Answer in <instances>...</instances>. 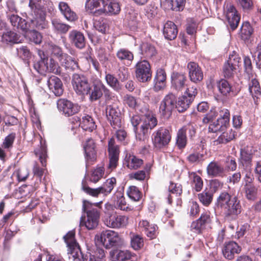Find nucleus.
Instances as JSON below:
<instances>
[{
	"mask_svg": "<svg viewBox=\"0 0 261 261\" xmlns=\"http://www.w3.org/2000/svg\"><path fill=\"white\" fill-rule=\"evenodd\" d=\"M64 239L68 248V253L72 255L73 261L105 260V252L102 249L97 248L94 255L88 252H83L75 240L74 233L73 231L68 232L64 237Z\"/></svg>",
	"mask_w": 261,
	"mask_h": 261,
	"instance_id": "nucleus-1",
	"label": "nucleus"
},
{
	"mask_svg": "<svg viewBox=\"0 0 261 261\" xmlns=\"http://www.w3.org/2000/svg\"><path fill=\"white\" fill-rule=\"evenodd\" d=\"M101 203V201L92 203L87 200L83 201V211L86 213L87 219L85 216L81 217V226H85L89 230L94 229L98 226L100 217L99 206Z\"/></svg>",
	"mask_w": 261,
	"mask_h": 261,
	"instance_id": "nucleus-2",
	"label": "nucleus"
},
{
	"mask_svg": "<svg viewBox=\"0 0 261 261\" xmlns=\"http://www.w3.org/2000/svg\"><path fill=\"white\" fill-rule=\"evenodd\" d=\"M29 6L34 13V16L30 19L29 23V31L34 29L39 31L47 29L49 24L46 19V12L48 11L46 6L36 4L33 0H30Z\"/></svg>",
	"mask_w": 261,
	"mask_h": 261,
	"instance_id": "nucleus-3",
	"label": "nucleus"
},
{
	"mask_svg": "<svg viewBox=\"0 0 261 261\" xmlns=\"http://www.w3.org/2000/svg\"><path fill=\"white\" fill-rule=\"evenodd\" d=\"M151 139L154 148L160 150L169 144L171 135L168 128L161 127L152 133Z\"/></svg>",
	"mask_w": 261,
	"mask_h": 261,
	"instance_id": "nucleus-4",
	"label": "nucleus"
},
{
	"mask_svg": "<svg viewBox=\"0 0 261 261\" xmlns=\"http://www.w3.org/2000/svg\"><path fill=\"white\" fill-rule=\"evenodd\" d=\"M116 178L112 177L108 179L101 187L96 189H92L87 186L84 182H83L82 189L86 193L93 197H97L100 193L103 194L104 195L107 196L111 193L114 186L116 185Z\"/></svg>",
	"mask_w": 261,
	"mask_h": 261,
	"instance_id": "nucleus-5",
	"label": "nucleus"
},
{
	"mask_svg": "<svg viewBox=\"0 0 261 261\" xmlns=\"http://www.w3.org/2000/svg\"><path fill=\"white\" fill-rule=\"evenodd\" d=\"M137 80L141 83L150 81L152 77V71L149 62L146 60H141L135 66Z\"/></svg>",
	"mask_w": 261,
	"mask_h": 261,
	"instance_id": "nucleus-6",
	"label": "nucleus"
},
{
	"mask_svg": "<svg viewBox=\"0 0 261 261\" xmlns=\"http://www.w3.org/2000/svg\"><path fill=\"white\" fill-rule=\"evenodd\" d=\"M105 94L106 97L110 96V91L102 81L96 79L92 82L90 86V92L88 93L89 100L91 102L99 99Z\"/></svg>",
	"mask_w": 261,
	"mask_h": 261,
	"instance_id": "nucleus-7",
	"label": "nucleus"
},
{
	"mask_svg": "<svg viewBox=\"0 0 261 261\" xmlns=\"http://www.w3.org/2000/svg\"><path fill=\"white\" fill-rule=\"evenodd\" d=\"M176 103V97L174 94L169 93L166 95L160 105L159 113L161 116L166 119L169 118L175 108Z\"/></svg>",
	"mask_w": 261,
	"mask_h": 261,
	"instance_id": "nucleus-8",
	"label": "nucleus"
},
{
	"mask_svg": "<svg viewBox=\"0 0 261 261\" xmlns=\"http://www.w3.org/2000/svg\"><path fill=\"white\" fill-rule=\"evenodd\" d=\"M158 120L152 114H146L142 119L140 133H136V138L139 141H144L146 138L149 129H152L156 126Z\"/></svg>",
	"mask_w": 261,
	"mask_h": 261,
	"instance_id": "nucleus-9",
	"label": "nucleus"
},
{
	"mask_svg": "<svg viewBox=\"0 0 261 261\" xmlns=\"http://www.w3.org/2000/svg\"><path fill=\"white\" fill-rule=\"evenodd\" d=\"M103 223L108 227L113 228L124 227L127 224L128 218L125 216L117 215L116 213L111 214L105 212Z\"/></svg>",
	"mask_w": 261,
	"mask_h": 261,
	"instance_id": "nucleus-10",
	"label": "nucleus"
},
{
	"mask_svg": "<svg viewBox=\"0 0 261 261\" xmlns=\"http://www.w3.org/2000/svg\"><path fill=\"white\" fill-rule=\"evenodd\" d=\"M72 85L76 93L80 95H88L91 84L88 79L83 75L74 74L72 77Z\"/></svg>",
	"mask_w": 261,
	"mask_h": 261,
	"instance_id": "nucleus-11",
	"label": "nucleus"
},
{
	"mask_svg": "<svg viewBox=\"0 0 261 261\" xmlns=\"http://www.w3.org/2000/svg\"><path fill=\"white\" fill-rule=\"evenodd\" d=\"M197 93V88L194 87L187 88L185 95L178 98L175 104V108L179 112L186 111L193 101L194 98Z\"/></svg>",
	"mask_w": 261,
	"mask_h": 261,
	"instance_id": "nucleus-12",
	"label": "nucleus"
},
{
	"mask_svg": "<svg viewBox=\"0 0 261 261\" xmlns=\"http://www.w3.org/2000/svg\"><path fill=\"white\" fill-rule=\"evenodd\" d=\"M59 111L66 117H69L77 113L80 110V106L66 99L60 98L57 101Z\"/></svg>",
	"mask_w": 261,
	"mask_h": 261,
	"instance_id": "nucleus-13",
	"label": "nucleus"
},
{
	"mask_svg": "<svg viewBox=\"0 0 261 261\" xmlns=\"http://www.w3.org/2000/svg\"><path fill=\"white\" fill-rule=\"evenodd\" d=\"M107 117L114 129L122 126V115L120 109L116 105H109L106 108Z\"/></svg>",
	"mask_w": 261,
	"mask_h": 261,
	"instance_id": "nucleus-14",
	"label": "nucleus"
},
{
	"mask_svg": "<svg viewBox=\"0 0 261 261\" xmlns=\"http://www.w3.org/2000/svg\"><path fill=\"white\" fill-rule=\"evenodd\" d=\"M109 163L108 166L109 171L116 168L118 165L120 150L118 145L115 143V139L111 138L108 143Z\"/></svg>",
	"mask_w": 261,
	"mask_h": 261,
	"instance_id": "nucleus-15",
	"label": "nucleus"
},
{
	"mask_svg": "<svg viewBox=\"0 0 261 261\" xmlns=\"http://www.w3.org/2000/svg\"><path fill=\"white\" fill-rule=\"evenodd\" d=\"M241 212V201L236 196L233 197L231 202L223 211L225 219L228 220H236Z\"/></svg>",
	"mask_w": 261,
	"mask_h": 261,
	"instance_id": "nucleus-16",
	"label": "nucleus"
},
{
	"mask_svg": "<svg viewBox=\"0 0 261 261\" xmlns=\"http://www.w3.org/2000/svg\"><path fill=\"white\" fill-rule=\"evenodd\" d=\"M100 241L106 248H110L119 244L120 238L117 232L112 230H106L101 232Z\"/></svg>",
	"mask_w": 261,
	"mask_h": 261,
	"instance_id": "nucleus-17",
	"label": "nucleus"
},
{
	"mask_svg": "<svg viewBox=\"0 0 261 261\" xmlns=\"http://www.w3.org/2000/svg\"><path fill=\"white\" fill-rule=\"evenodd\" d=\"M225 13L231 30H235L240 20V16L238 15L235 7L230 4H227L225 7Z\"/></svg>",
	"mask_w": 261,
	"mask_h": 261,
	"instance_id": "nucleus-18",
	"label": "nucleus"
},
{
	"mask_svg": "<svg viewBox=\"0 0 261 261\" xmlns=\"http://www.w3.org/2000/svg\"><path fill=\"white\" fill-rule=\"evenodd\" d=\"M211 221L209 213H202L198 220L192 222L191 226V229L195 232L200 233L207 226L211 224Z\"/></svg>",
	"mask_w": 261,
	"mask_h": 261,
	"instance_id": "nucleus-19",
	"label": "nucleus"
},
{
	"mask_svg": "<svg viewBox=\"0 0 261 261\" xmlns=\"http://www.w3.org/2000/svg\"><path fill=\"white\" fill-rule=\"evenodd\" d=\"M187 68L189 77L191 82L197 83L202 80L203 77V71L197 63L190 62L188 64Z\"/></svg>",
	"mask_w": 261,
	"mask_h": 261,
	"instance_id": "nucleus-20",
	"label": "nucleus"
},
{
	"mask_svg": "<svg viewBox=\"0 0 261 261\" xmlns=\"http://www.w3.org/2000/svg\"><path fill=\"white\" fill-rule=\"evenodd\" d=\"M102 9L98 11V14L113 15L118 14L120 11V6L115 0H105Z\"/></svg>",
	"mask_w": 261,
	"mask_h": 261,
	"instance_id": "nucleus-21",
	"label": "nucleus"
},
{
	"mask_svg": "<svg viewBox=\"0 0 261 261\" xmlns=\"http://www.w3.org/2000/svg\"><path fill=\"white\" fill-rule=\"evenodd\" d=\"M241 251V247L234 241H229L225 243L222 249V253L225 258L231 260L234 258L236 254Z\"/></svg>",
	"mask_w": 261,
	"mask_h": 261,
	"instance_id": "nucleus-22",
	"label": "nucleus"
},
{
	"mask_svg": "<svg viewBox=\"0 0 261 261\" xmlns=\"http://www.w3.org/2000/svg\"><path fill=\"white\" fill-rule=\"evenodd\" d=\"M172 87L177 91H182L186 86L187 77L185 74L173 72L171 75Z\"/></svg>",
	"mask_w": 261,
	"mask_h": 261,
	"instance_id": "nucleus-23",
	"label": "nucleus"
},
{
	"mask_svg": "<svg viewBox=\"0 0 261 261\" xmlns=\"http://www.w3.org/2000/svg\"><path fill=\"white\" fill-rule=\"evenodd\" d=\"M255 150L251 146H247L241 149L240 167L252 165V160Z\"/></svg>",
	"mask_w": 261,
	"mask_h": 261,
	"instance_id": "nucleus-24",
	"label": "nucleus"
},
{
	"mask_svg": "<svg viewBox=\"0 0 261 261\" xmlns=\"http://www.w3.org/2000/svg\"><path fill=\"white\" fill-rule=\"evenodd\" d=\"M47 86L49 90L56 96H60L63 93L62 82L56 76H50L47 81Z\"/></svg>",
	"mask_w": 261,
	"mask_h": 261,
	"instance_id": "nucleus-25",
	"label": "nucleus"
},
{
	"mask_svg": "<svg viewBox=\"0 0 261 261\" xmlns=\"http://www.w3.org/2000/svg\"><path fill=\"white\" fill-rule=\"evenodd\" d=\"M187 130L190 132L192 130L194 133V126L190 124L184 126L178 130L177 133L176 144L179 149L184 148L187 145L186 133Z\"/></svg>",
	"mask_w": 261,
	"mask_h": 261,
	"instance_id": "nucleus-26",
	"label": "nucleus"
},
{
	"mask_svg": "<svg viewBox=\"0 0 261 261\" xmlns=\"http://www.w3.org/2000/svg\"><path fill=\"white\" fill-rule=\"evenodd\" d=\"M8 17H9L12 25L14 28L17 29H20L23 32H27L29 31V22L27 21L24 19L14 14H8Z\"/></svg>",
	"mask_w": 261,
	"mask_h": 261,
	"instance_id": "nucleus-27",
	"label": "nucleus"
},
{
	"mask_svg": "<svg viewBox=\"0 0 261 261\" xmlns=\"http://www.w3.org/2000/svg\"><path fill=\"white\" fill-rule=\"evenodd\" d=\"M69 39L70 42L76 47L82 49L85 46V38L83 33L76 31L72 30L69 34Z\"/></svg>",
	"mask_w": 261,
	"mask_h": 261,
	"instance_id": "nucleus-28",
	"label": "nucleus"
},
{
	"mask_svg": "<svg viewBox=\"0 0 261 261\" xmlns=\"http://www.w3.org/2000/svg\"><path fill=\"white\" fill-rule=\"evenodd\" d=\"M123 164L130 170H137L143 164V161L137 156L127 153L126 154Z\"/></svg>",
	"mask_w": 261,
	"mask_h": 261,
	"instance_id": "nucleus-29",
	"label": "nucleus"
},
{
	"mask_svg": "<svg viewBox=\"0 0 261 261\" xmlns=\"http://www.w3.org/2000/svg\"><path fill=\"white\" fill-rule=\"evenodd\" d=\"M104 2L105 0H86L85 8L87 12L95 16L102 15V14H98L97 12L99 9H102Z\"/></svg>",
	"mask_w": 261,
	"mask_h": 261,
	"instance_id": "nucleus-30",
	"label": "nucleus"
},
{
	"mask_svg": "<svg viewBox=\"0 0 261 261\" xmlns=\"http://www.w3.org/2000/svg\"><path fill=\"white\" fill-rule=\"evenodd\" d=\"M112 199L114 202V206L117 209L121 211H127L128 207L123 195V193L121 190L117 191L113 195Z\"/></svg>",
	"mask_w": 261,
	"mask_h": 261,
	"instance_id": "nucleus-31",
	"label": "nucleus"
},
{
	"mask_svg": "<svg viewBox=\"0 0 261 261\" xmlns=\"http://www.w3.org/2000/svg\"><path fill=\"white\" fill-rule=\"evenodd\" d=\"M206 171L210 176L220 177L222 176L224 174V168L218 162L212 161L207 165Z\"/></svg>",
	"mask_w": 261,
	"mask_h": 261,
	"instance_id": "nucleus-32",
	"label": "nucleus"
},
{
	"mask_svg": "<svg viewBox=\"0 0 261 261\" xmlns=\"http://www.w3.org/2000/svg\"><path fill=\"white\" fill-rule=\"evenodd\" d=\"M84 148L85 158L88 162H93L96 160L95 145L94 140L91 138L87 140Z\"/></svg>",
	"mask_w": 261,
	"mask_h": 261,
	"instance_id": "nucleus-33",
	"label": "nucleus"
},
{
	"mask_svg": "<svg viewBox=\"0 0 261 261\" xmlns=\"http://www.w3.org/2000/svg\"><path fill=\"white\" fill-rule=\"evenodd\" d=\"M166 74L162 68L158 69L154 79V90L155 91L163 89L166 85Z\"/></svg>",
	"mask_w": 261,
	"mask_h": 261,
	"instance_id": "nucleus-34",
	"label": "nucleus"
},
{
	"mask_svg": "<svg viewBox=\"0 0 261 261\" xmlns=\"http://www.w3.org/2000/svg\"><path fill=\"white\" fill-rule=\"evenodd\" d=\"M178 31L176 25L172 21H167L164 25L163 34L166 39L172 40L176 38Z\"/></svg>",
	"mask_w": 261,
	"mask_h": 261,
	"instance_id": "nucleus-35",
	"label": "nucleus"
},
{
	"mask_svg": "<svg viewBox=\"0 0 261 261\" xmlns=\"http://www.w3.org/2000/svg\"><path fill=\"white\" fill-rule=\"evenodd\" d=\"M112 261H124L131 258L132 253L127 250H113L110 253Z\"/></svg>",
	"mask_w": 261,
	"mask_h": 261,
	"instance_id": "nucleus-36",
	"label": "nucleus"
},
{
	"mask_svg": "<svg viewBox=\"0 0 261 261\" xmlns=\"http://www.w3.org/2000/svg\"><path fill=\"white\" fill-rule=\"evenodd\" d=\"M21 37L16 33L9 31L4 32L2 35L1 41L6 44H16L21 42Z\"/></svg>",
	"mask_w": 261,
	"mask_h": 261,
	"instance_id": "nucleus-37",
	"label": "nucleus"
},
{
	"mask_svg": "<svg viewBox=\"0 0 261 261\" xmlns=\"http://www.w3.org/2000/svg\"><path fill=\"white\" fill-rule=\"evenodd\" d=\"M233 197L227 192H221L217 197L216 203V206L223 211L231 202Z\"/></svg>",
	"mask_w": 261,
	"mask_h": 261,
	"instance_id": "nucleus-38",
	"label": "nucleus"
},
{
	"mask_svg": "<svg viewBox=\"0 0 261 261\" xmlns=\"http://www.w3.org/2000/svg\"><path fill=\"white\" fill-rule=\"evenodd\" d=\"M242 191L247 200L254 201L257 199L258 188L253 184L244 185Z\"/></svg>",
	"mask_w": 261,
	"mask_h": 261,
	"instance_id": "nucleus-39",
	"label": "nucleus"
},
{
	"mask_svg": "<svg viewBox=\"0 0 261 261\" xmlns=\"http://www.w3.org/2000/svg\"><path fill=\"white\" fill-rule=\"evenodd\" d=\"M60 63L66 70L70 71H74L79 68L78 63L75 59L68 54L63 58Z\"/></svg>",
	"mask_w": 261,
	"mask_h": 261,
	"instance_id": "nucleus-40",
	"label": "nucleus"
},
{
	"mask_svg": "<svg viewBox=\"0 0 261 261\" xmlns=\"http://www.w3.org/2000/svg\"><path fill=\"white\" fill-rule=\"evenodd\" d=\"M53 29L55 32L66 34L71 28L68 24L62 22L60 19L54 18L51 20Z\"/></svg>",
	"mask_w": 261,
	"mask_h": 261,
	"instance_id": "nucleus-41",
	"label": "nucleus"
},
{
	"mask_svg": "<svg viewBox=\"0 0 261 261\" xmlns=\"http://www.w3.org/2000/svg\"><path fill=\"white\" fill-rule=\"evenodd\" d=\"M59 8L65 18L70 21L75 20L76 18L75 13L72 11L67 3L61 2L59 4Z\"/></svg>",
	"mask_w": 261,
	"mask_h": 261,
	"instance_id": "nucleus-42",
	"label": "nucleus"
},
{
	"mask_svg": "<svg viewBox=\"0 0 261 261\" xmlns=\"http://www.w3.org/2000/svg\"><path fill=\"white\" fill-rule=\"evenodd\" d=\"M80 126L85 130L92 132L96 127L95 123L92 117L87 115L82 117L80 121Z\"/></svg>",
	"mask_w": 261,
	"mask_h": 261,
	"instance_id": "nucleus-43",
	"label": "nucleus"
},
{
	"mask_svg": "<svg viewBox=\"0 0 261 261\" xmlns=\"http://www.w3.org/2000/svg\"><path fill=\"white\" fill-rule=\"evenodd\" d=\"M48 46L51 53L50 57L58 59L59 62L67 54L63 52L61 47L53 43H49Z\"/></svg>",
	"mask_w": 261,
	"mask_h": 261,
	"instance_id": "nucleus-44",
	"label": "nucleus"
},
{
	"mask_svg": "<svg viewBox=\"0 0 261 261\" xmlns=\"http://www.w3.org/2000/svg\"><path fill=\"white\" fill-rule=\"evenodd\" d=\"M141 54L146 58H151L156 54L154 46L148 43H143L140 46Z\"/></svg>",
	"mask_w": 261,
	"mask_h": 261,
	"instance_id": "nucleus-45",
	"label": "nucleus"
},
{
	"mask_svg": "<svg viewBox=\"0 0 261 261\" xmlns=\"http://www.w3.org/2000/svg\"><path fill=\"white\" fill-rule=\"evenodd\" d=\"M119 60L122 62L125 61L132 62L134 59V55L132 52L126 48H120L116 54Z\"/></svg>",
	"mask_w": 261,
	"mask_h": 261,
	"instance_id": "nucleus-46",
	"label": "nucleus"
},
{
	"mask_svg": "<svg viewBox=\"0 0 261 261\" xmlns=\"http://www.w3.org/2000/svg\"><path fill=\"white\" fill-rule=\"evenodd\" d=\"M189 176L192 180V185L195 191L197 192L200 191L203 186L202 178L195 172H189Z\"/></svg>",
	"mask_w": 261,
	"mask_h": 261,
	"instance_id": "nucleus-47",
	"label": "nucleus"
},
{
	"mask_svg": "<svg viewBox=\"0 0 261 261\" xmlns=\"http://www.w3.org/2000/svg\"><path fill=\"white\" fill-rule=\"evenodd\" d=\"M45 142L44 140H41L40 141L41 147L40 149L38 150L35 151L36 155L39 156L41 164L43 167H45L46 165V160L47 157V148Z\"/></svg>",
	"mask_w": 261,
	"mask_h": 261,
	"instance_id": "nucleus-48",
	"label": "nucleus"
},
{
	"mask_svg": "<svg viewBox=\"0 0 261 261\" xmlns=\"http://www.w3.org/2000/svg\"><path fill=\"white\" fill-rule=\"evenodd\" d=\"M217 86L220 93L223 96H227L231 91V87L227 81L222 79L217 83Z\"/></svg>",
	"mask_w": 261,
	"mask_h": 261,
	"instance_id": "nucleus-49",
	"label": "nucleus"
},
{
	"mask_svg": "<svg viewBox=\"0 0 261 261\" xmlns=\"http://www.w3.org/2000/svg\"><path fill=\"white\" fill-rule=\"evenodd\" d=\"M249 90L252 97L258 98L261 95L260 87L259 82L255 79H252L249 84Z\"/></svg>",
	"mask_w": 261,
	"mask_h": 261,
	"instance_id": "nucleus-50",
	"label": "nucleus"
},
{
	"mask_svg": "<svg viewBox=\"0 0 261 261\" xmlns=\"http://www.w3.org/2000/svg\"><path fill=\"white\" fill-rule=\"evenodd\" d=\"M242 168V174L245 175L244 180V185L253 184L254 175L252 172V165H245L241 166Z\"/></svg>",
	"mask_w": 261,
	"mask_h": 261,
	"instance_id": "nucleus-51",
	"label": "nucleus"
},
{
	"mask_svg": "<svg viewBox=\"0 0 261 261\" xmlns=\"http://www.w3.org/2000/svg\"><path fill=\"white\" fill-rule=\"evenodd\" d=\"M47 59L41 57V59L34 63V69L40 74L44 75L48 72V67L46 66Z\"/></svg>",
	"mask_w": 261,
	"mask_h": 261,
	"instance_id": "nucleus-52",
	"label": "nucleus"
},
{
	"mask_svg": "<svg viewBox=\"0 0 261 261\" xmlns=\"http://www.w3.org/2000/svg\"><path fill=\"white\" fill-rule=\"evenodd\" d=\"M234 132L232 129L229 130V132H223L218 138L215 141L216 144H226L227 142L233 140L234 138Z\"/></svg>",
	"mask_w": 261,
	"mask_h": 261,
	"instance_id": "nucleus-53",
	"label": "nucleus"
},
{
	"mask_svg": "<svg viewBox=\"0 0 261 261\" xmlns=\"http://www.w3.org/2000/svg\"><path fill=\"white\" fill-rule=\"evenodd\" d=\"M198 198L203 205L208 206L213 200V194L211 191L205 190L198 194Z\"/></svg>",
	"mask_w": 261,
	"mask_h": 261,
	"instance_id": "nucleus-54",
	"label": "nucleus"
},
{
	"mask_svg": "<svg viewBox=\"0 0 261 261\" xmlns=\"http://www.w3.org/2000/svg\"><path fill=\"white\" fill-rule=\"evenodd\" d=\"M219 118L218 119L223 123L224 126H228L229 125L230 121V112L229 111L223 107L218 109Z\"/></svg>",
	"mask_w": 261,
	"mask_h": 261,
	"instance_id": "nucleus-55",
	"label": "nucleus"
},
{
	"mask_svg": "<svg viewBox=\"0 0 261 261\" xmlns=\"http://www.w3.org/2000/svg\"><path fill=\"white\" fill-rule=\"evenodd\" d=\"M94 27L100 33L105 34L109 28L108 21L106 19L100 18L95 20Z\"/></svg>",
	"mask_w": 261,
	"mask_h": 261,
	"instance_id": "nucleus-56",
	"label": "nucleus"
},
{
	"mask_svg": "<svg viewBox=\"0 0 261 261\" xmlns=\"http://www.w3.org/2000/svg\"><path fill=\"white\" fill-rule=\"evenodd\" d=\"M223 74L227 79L232 77L236 73L237 67L225 62L223 66Z\"/></svg>",
	"mask_w": 261,
	"mask_h": 261,
	"instance_id": "nucleus-57",
	"label": "nucleus"
},
{
	"mask_svg": "<svg viewBox=\"0 0 261 261\" xmlns=\"http://www.w3.org/2000/svg\"><path fill=\"white\" fill-rule=\"evenodd\" d=\"M227 127L226 126H224L223 123L217 119V120L213 122L212 121L210 124L208 131L210 133H217L218 132H223Z\"/></svg>",
	"mask_w": 261,
	"mask_h": 261,
	"instance_id": "nucleus-58",
	"label": "nucleus"
},
{
	"mask_svg": "<svg viewBox=\"0 0 261 261\" xmlns=\"http://www.w3.org/2000/svg\"><path fill=\"white\" fill-rule=\"evenodd\" d=\"M104 174V169L102 167H98L94 169L90 176V181L96 183L102 177Z\"/></svg>",
	"mask_w": 261,
	"mask_h": 261,
	"instance_id": "nucleus-59",
	"label": "nucleus"
},
{
	"mask_svg": "<svg viewBox=\"0 0 261 261\" xmlns=\"http://www.w3.org/2000/svg\"><path fill=\"white\" fill-rule=\"evenodd\" d=\"M46 66L48 67V72H53L56 74L61 73V68L58 63L54 60V58L50 57L49 62L47 60Z\"/></svg>",
	"mask_w": 261,
	"mask_h": 261,
	"instance_id": "nucleus-60",
	"label": "nucleus"
},
{
	"mask_svg": "<svg viewBox=\"0 0 261 261\" xmlns=\"http://www.w3.org/2000/svg\"><path fill=\"white\" fill-rule=\"evenodd\" d=\"M105 79L107 84L114 90L118 91L120 89V84L118 80L113 75L110 73L106 74Z\"/></svg>",
	"mask_w": 261,
	"mask_h": 261,
	"instance_id": "nucleus-61",
	"label": "nucleus"
},
{
	"mask_svg": "<svg viewBox=\"0 0 261 261\" xmlns=\"http://www.w3.org/2000/svg\"><path fill=\"white\" fill-rule=\"evenodd\" d=\"M127 194L129 198L135 201H139L141 198V193L139 189L136 186H130L127 190Z\"/></svg>",
	"mask_w": 261,
	"mask_h": 261,
	"instance_id": "nucleus-62",
	"label": "nucleus"
},
{
	"mask_svg": "<svg viewBox=\"0 0 261 261\" xmlns=\"http://www.w3.org/2000/svg\"><path fill=\"white\" fill-rule=\"evenodd\" d=\"M253 32V29L248 22L243 23L241 28V35L243 39H248Z\"/></svg>",
	"mask_w": 261,
	"mask_h": 261,
	"instance_id": "nucleus-63",
	"label": "nucleus"
},
{
	"mask_svg": "<svg viewBox=\"0 0 261 261\" xmlns=\"http://www.w3.org/2000/svg\"><path fill=\"white\" fill-rule=\"evenodd\" d=\"M144 245L143 239L139 234H133L131 238V246L135 250H139Z\"/></svg>",
	"mask_w": 261,
	"mask_h": 261,
	"instance_id": "nucleus-64",
	"label": "nucleus"
}]
</instances>
